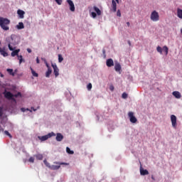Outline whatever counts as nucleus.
Instances as JSON below:
<instances>
[{
	"instance_id": "obj_10",
	"label": "nucleus",
	"mask_w": 182,
	"mask_h": 182,
	"mask_svg": "<svg viewBox=\"0 0 182 182\" xmlns=\"http://www.w3.org/2000/svg\"><path fill=\"white\" fill-rule=\"evenodd\" d=\"M51 66L53 68V73L55 77H58L59 76V68H58V65L56 64H52Z\"/></svg>"
},
{
	"instance_id": "obj_27",
	"label": "nucleus",
	"mask_w": 182,
	"mask_h": 182,
	"mask_svg": "<svg viewBox=\"0 0 182 182\" xmlns=\"http://www.w3.org/2000/svg\"><path fill=\"white\" fill-rule=\"evenodd\" d=\"M18 59L19 60V64L22 63V62H25V60H23V57L22 55H18Z\"/></svg>"
},
{
	"instance_id": "obj_48",
	"label": "nucleus",
	"mask_w": 182,
	"mask_h": 182,
	"mask_svg": "<svg viewBox=\"0 0 182 182\" xmlns=\"http://www.w3.org/2000/svg\"><path fill=\"white\" fill-rule=\"evenodd\" d=\"M43 163H44V164H47L48 161H46V159H44Z\"/></svg>"
},
{
	"instance_id": "obj_24",
	"label": "nucleus",
	"mask_w": 182,
	"mask_h": 182,
	"mask_svg": "<svg viewBox=\"0 0 182 182\" xmlns=\"http://www.w3.org/2000/svg\"><path fill=\"white\" fill-rule=\"evenodd\" d=\"M8 73L11 75V76H15V73H14V70L11 68H8L7 70Z\"/></svg>"
},
{
	"instance_id": "obj_28",
	"label": "nucleus",
	"mask_w": 182,
	"mask_h": 182,
	"mask_svg": "<svg viewBox=\"0 0 182 182\" xmlns=\"http://www.w3.org/2000/svg\"><path fill=\"white\" fill-rule=\"evenodd\" d=\"M66 152L68 154H73L75 153L73 151L70 150V148H69V147L66 148Z\"/></svg>"
},
{
	"instance_id": "obj_42",
	"label": "nucleus",
	"mask_w": 182,
	"mask_h": 182,
	"mask_svg": "<svg viewBox=\"0 0 182 182\" xmlns=\"http://www.w3.org/2000/svg\"><path fill=\"white\" fill-rule=\"evenodd\" d=\"M44 60L46 62V67L48 68V69H49V68H50V67H49V64H48V62H46V60L44 59Z\"/></svg>"
},
{
	"instance_id": "obj_6",
	"label": "nucleus",
	"mask_w": 182,
	"mask_h": 182,
	"mask_svg": "<svg viewBox=\"0 0 182 182\" xmlns=\"http://www.w3.org/2000/svg\"><path fill=\"white\" fill-rule=\"evenodd\" d=\"M4 97L9 100H14V102H16V100L14 98V95L11 92H5Z\"/></svg>"
},
{
	"instance_id": "obj_4",
	"label": "nucleus",
	"mask_w": 182,
	"mask_h": 182,
	"mask_svg": "<svg viewBox=\"0 0 182 182\" xmlns=\"http://www.w3.org/2000/svg\"><path fill=\"white\" fill-rule=\"evenodd\" d=\"M151 20L153 21V22H157L160 21V16L159 15V12L156 11H154L151 14Z\"/></svg>"
},
{
	"instance_id": "obj_51",
	"label": "nucleus",
	"mask_w": 182,
	"mask_h": 182,
	"mask_svg": "<svg viewBox=\"0 0 182 182\" xmlns=\"http://www.w3.org/2000/svg\"><path fill=\"white\" fill-rule=\"evenodd\" d=\"M22 112H25V109L24 108H21Z\"/></svg>"
},
{
	"instance_id": "obj_52",
	"label": "nucleus",
	"mask_w": 182,
	"mask_h": 182,
	"mask_svg": "<svg viewBox=\"0 0 182 182\" xmlns=\"http://www.w3.org/2000/svg\"><path fill=\"white\" fill-rule=\"evenodd\" d=\"M151 178H152V180H154V176H151Z\"/></svg>"
},
{
	"instance_id": "obj_19",
	"label": "nucleus",
	"mask_w": 182,
	"mask_h": 182,
	"mask_svg": "<svg viewBox=\"0 0 182 182\" xmlns=\"http://www.w3.org/2000/svg\"><path fill=\"white\" fill-rule=\"evenodd\" d=\"M0 53L4 58H6V56H8V53H6V51H5V48H3V49L1 48L0 49Z\"/></svg>"
},
{
	"instance_id": "obj_45",
	"label": "nucleus",
	"mask_w": 182,
	"mask_h": 182,
	"mask_svg": "<svg viewBox=\"0 0 182 182\" xmlns=\"http://www.w3.org/2000/svg\"><path fill=\"white\" fill-rule=\"evenodd\" d=\"M36 63H40L39 58H38V57H37V58H36Z\"/></svg>"
},
{
	"instance_id": "obj_37",
	"label": "nucleus",
	"mask_w": 182,
	"mask_h": 182,
	"mask_svg": "<svg viewBox=\"0 0 182 182\" xmlns=\"http://www.w3.org/2000/svg\"><path fill=\"white\" fill-rule=\"evenodd\" d=\"M117 16H119V17L122 16V13L120 12V10H117Z\"/></svg>"
},
{
	"instance_id": "obj_16",
	"label": "nucleus",
	"mask_w": 182,
	"mask_h": 182,
	"mask_svg": "<svg viewBox=\"0 0 182 182\" xmlns=\"http://www.w3.org/2000/svg\"><path fill=\"white\" fill-rule=\"evenodd\" d=\"M114 69L116 72H120V70H122V65H120V63H116L114 65Z\"/></svg>"
},
{
	"instance_id": "obj_2",
	"label": "nucleus",
	"mask_w": 182,
	"mask_h": 182,
	"mask_svg": "<svg viewBox=\"0 0 182 182\" xmlns=\"http://www.w3.org/2000/svg\"><path fill=\"white\" fill-rule=\"evenodd\" d=\"M54 164L58 165H51V166H50V170H59L60 166H69V164L65 162H54Z\"/></svg>"
},
{
	"instance_id": "obj_34",
	"label": "nucleus",
	"mask_w": 182,
	"mask_h": 182,
	"mask_svg": "<svg viewBox=\"0 0 182 182\" xmlns=\"http://www.w3.org/2000/svg\"><path fill=\"white\" fill-rule=\"evenodd\" d=\"M122 99H127V93L124 92L122 95Z\"/></svg>"
},
{
	"instance_id": "obj_35",
	"label": "nucleus",
	"mask_w": 182,
	"mask_h": 182,
	"mask_svg": "<svg viewBox=\"0 0 182 182\" xmlns=\"http://www.w3.org/2000/svg\"><path fill=\"white\" fill-rule=\"evenodd\" d=\"M88 90H92V83H89L87 86Z\"/></svg>"
},
{
	"instance_id": "obj_21",
	"label": "nucleus",
	"mask_w": 182,
	"mask_h": 182,
	"mask_svg": "<svg viewBox=\"0 0 182 182\" xmlns=\"http://www.w3.org/2000/svg\"><path fill=\"white\" fill-rule=\"evenodd\" d=\"M177 16L180 19H182V9H177Z\"/></svg>"
},
{
	"instance_id": "obj_30",
	"label": "nucleus",
	"mask_w": 182,
	"mask_h": 182,
	"mask_svg": "<svg viewBox=\"0 0 182 182\" xmlns=\"http://www.w3.org/2000/svg\"><path fill=\"white\" fill-rule=\"evenodd\" d=\"M63 61V57H62V55L59 54L58 55V62H59V63H62Z\"/></svg>"
},
{
	"instance_id": "obj_22",
	"label": "nucleus",
	"mask_w": 182,
	"mask_h": 182,
	"mask_svg": "<svg viewBox=\"0 0 182 182\" xmlns=\"http://www.w3.org/2000/svg\"><path fill=\"white\" fill-rule=\"evenodd\" d=\"M34 156H36V159L37 160H43V154H38L35 155Z\"/></svg>"
},
{
	"instance_id": "obj_15",
	"label": "nucleus",
	"mask_w": 182,
	"mask_h": 182,
	"mask_svg": "<svg viewBox=\"0 0 182 182\" xmlns=\"http://www.w3.org/2000/svg\"><path fill=\"white\" fill-rule=\"evenodd\" d=\"M93 11H95V12H96V14L98 16H100V15H102V11H100V9L97 6H94Z\"/></svg>"
},
{
	"instance_id": "obj_26",
	"label": "nucleus",
	"mask_w": 182,
	"mask_h": 182,
	"mask_svg": "<svg viewBox=\"0 0 182 182\" xmlns=\"http://www.w3.org/2000/svg\"><path fill=\"white\" fill-rule=\"evenodd\" d=\"M31 73H32L33 76H34V77H38V76H39V74H38L36 72H35V70H33L32 68H31Z\"/></svg>"
},
{
	"instance_id": "obj_7",
	"label": "nucleus",
	"mask_w": 182,
	"mask_h": 182,
	"mask_svg": "<svg viewBox=\"0 0 182 182\" xmlns=\"http://www.w3.org/2000/svg\"><path fill=\"white\" fill-rule=\"evenodd\" d=\"M128 116L129 117L131 123H137V118L134 117V113H133L132 112H129L128 113Z\"/></svg>"
},
{
	"instance_id": "obj_20",
	"label": "nucleus",
	"mask_w": 182,
	"mask_h": 182,
	"mask_svg": "<svg viewBox=\"0 0 182 182\" xmlns=\"http://www.w3.org/2000/svg\"><path fill=\"white\" fill-rule=\"evenodd\" d=\"M18 30L23 29L25 28V26L23 25V23L19 22L18 24L16 26Z\"/></svg>"
},
{
	"instance_id": "obj_23",
	"label": "nucleus",
	"mask_w": 182,
	"mask_h": 182,
	"mask_svg": "<svg viewBox=\"0 0 182 182\" xmlns=\"http://www.w3.org/2000/svg\"><path fill=\"white\" fill-rule=\"evenodd\" d=\"M52 73V69L50 68H48L47 72L46 73V77H49Z\"/></svg>"
},
{
	"instance_id": "obj_17",
	"label": "nucleus",
	"mask_w": 182,
	"mask_h": 182,
	"mask_svg": "<svg viewBox=\"0 0 182 182\" xmlns=\"http://www.w3.org/2000/svg\"><path fill=\"white\" fill-rule=\"evenodd\" d=\"M172 95L176 98L180 99L181 97V94L178 91L173 92Z\"/></svg>"
},
{
	"instance_id": "obj_25",
	"label": "nucleus",
	"mask_w": 182,
	"mask_h": 182,
	"mask_svg": "<svg viewBox=\"0 0 182 182\" xmlns=\"http://www.w3.org/2000/svg\"><path fill=\"white\" fill-rule=\"evenodd\" d=\"M164 52H165V55H168V47H167V46H164L163 47V50Z\"/></svg>"
},
{
	"instance_id": "obj_14",
	"label": "nucleus",
	"mask_w": 182,
	"mask_h": 182,
	"mask_svg": "<svg viewBox=\"0 0 182 182\" xmlns=\"http://www.w3.org/2000/svg\"><path fill=\"white\" fill-rule=\"evenodd\" d=\"M55 140L56 141H62L63 140V135L61 133H57Z\"/></svg>"
},
{
	"instance_id": "obj_38",
	"label": "nucleus",
	"mask_w": 182,
	"mask_h": 182,
	"mask_svg": "<svg viewBox=\"0 0 182 182\" xmlns=\"http://www.w3.org/2000/svg\"><path fill=\"white\" fill-rule=\"evenodd\" d=\"M18 96H21V92H18L17 94L14 95V97H18Z\"/></svg>"
},
{
	"instance_id": "obj_8",
	"label": "nucleus",
	"mask_w": 182,
	"mask_h": 182,
	"mask_svg": "<svg viewBox=\"0 0 182 182\" xmlns=\"http://www.w3.org/2000/svg\"><path fill=\"white\" fill-rule=\"evenodd\" d=\"M171 122L172 123V127L176 129L177 127V117L176 115H171Z\"/></svg>"
},
{
	"instance_id": "obj_49",
	"label": "nucleus",
	"mask_w": 182,
	"mask_h": 182,
	"mask_svg": "<svg viewBox=\"0 0 182 182\" xmlns=\"http://www.w3.org/2000/svg\"><path fill=\"white\" fill-rule=\"evenodd\" d=\"M127 26H130V22H127Z\"/></svg>"
},
{
	"instance_id": "obj_44",
	"label": "nucleus",
	"mask_w": 182,
	"mask_h": 182,
	"mask_svg": "<svg viewBox=\"0 0 182 182\" xmlns=\"http://www.w3.org/2000/svg\"><path fill=\"white\" fill-rule=\"evenodd\" d=\"M102 53H103V55H105V56H106V50L103 49L102 50Z\"/></svg>"
},
{
	"instance_id": "obj_39",
	"label": "nucleus",
	"mask_w": 182,
	"mask_h": 182,
	"mask_svg": "<svg viewBox=\"0 0 182 182\" xmlns=\"http://www.w3.org/2000/svg\"><path fill=\"white\" fill-rule=\"evenodd\" d=\"M45 164H46V167H48V168H50V167L52 166V165H50V164H49L48 162H47Z\"/></svg>"
},
{
	"instance_id": "obj_36",
	"label": "nucleus",
	"mask_w": 182,
	"mask_h": 182,
	"mask_svg": "<svg viewBox=\"0 0 182 182\" xmlns=\"http://www.w3.org/2000/svg\"><path fill=\"white\" fill-rule=\"evenodd\" d=\"M55 1L56 2V4H58V5H62V0H55Z\"/></svg>"
},
{
	"instance_id": "obj_53",
	"label": "nucleus",
	"mask_w": 182,
	"mask_h": 182,
	"mask_svg": "<svg viewBox=\"0 0 182 182\" xmlns=\"http://www.w3.org/2000/svg\"><path fill=\"white\" fill-rule=\"evenodd\" d=\"M40 107H38L37 109H39Z\"/></svg>"
},
{
	"instance_id": "obj_18",
	"label": "nucleus",
	"mask_w": 182,
	"mask_h": 182,
	"mask_svg": "<svg viewBox=\"0 0 182 182\" xmlns=\"http://www.w3.org/2000/svg\"><path fill=\"white\" fill-rule=\"evenodd\" d=\"M140 173H141V176H147L149 175V171H147L146 169L141 168Z\"/></svg>"
},
{
	"instance_id": "obj_9",
	"label": "nucleus",
	"mask_w": 182,
	"mask_h": 182,
	"mask_svg": "<svg viewBox=\"0 0 182 182\" xmlns=\"http://www.w3.org/2000/svg\"><path fill=\"white\" fill-rule=\"evenodd\" d=\"M117 4H119V0H112V8L113 12H116L117 11Z\"/></svg>"
},
{
	"instance_id": "obj_31",
	"label": "nucleus",
	"mask_w": 182,
	"mask_h": 182,
	"mask_svg": "<svg viewBox=\"0 0 182 182\" xmlns=\"http://www.w3.org/2000/svg\"><path fill=\"white\" fill-rule=\"evenodd\" d=\"M29 163H35V158L33 156L30 157L28 159Z\"/></svg>"
},
{
	"instance_id": "obj_5",
	"label": "nucleus",
	"mask_w": 182,
	"mask_h": 182,
	"mask_svg": "<svg viewBox=\"0 0 182 182\" xmlns=\"http://www.w3.org/2000/svg\"><path fill=\"white\" fill-rule=\"evenodd\" d=\"M8 46H9V50H13L11 53L13 58H15V56H19L18 54H19V52H21L20 49L14 50V48L12 47V46H11V43H9Z\"/></svg>"
},
{
	"instance_id": "obj_40",
	"label": "nucleus",
	"mask_w": 182,
	"mask_h": 182,
	"mask_svg": "<svg viewBox=\"0 0 182 182\" xmlns=\"http://www.w3.org/2000/svg\"><path fill=\"white\" fill-rule=\"evenodd\" d=\"M3 108L2 107H0V117H1L3 113H2Z\"/></svg>"
},
{
	"instance_id": "obj_13",
	"label": "nucleus",
	"mask_w": 182,
	"mask_h": 182,
	"mask_svg": "<svg viewBox=\"0 0 182 182\" xmlns=\"http://www.w3.org/2000/svg\"><path fill=\"white\" fill-rule=\"evenodd\" d=\"M106 65L108 68H112V66H114V63L113 62V59L109 58L107 60Z\"/></svg>"
},
{
	"instance_id": "obj_50",
	"label": "nucleus",
	"mask_w": 182,
	"mask_h": 182,
	"mask_svg": "<svg viewBox=\"0 0 182 182\" xmlns=\"http://www.w3.org/2000/svg\"><path fill=\"white\" fill-rule=\"evenodd\" d=\"M128 43H129V46H132V43H130V41H128Z\"/></svg>"
},
{
	"instance_id": "obj_32",
	"label": "nucleus",
	"mask_w": 182,
	"mask_h": 182,
	"mask_svg": "<svg viewBox=\"0 0 182 182\" xmlns=\"http://www.w3.org/2000/svg\"><path fill=\"white\" fill-rule=\"evenodd\" d=\"M4 134H6V136H9V137H10V139H11L12 135H11V134H9V132L5 131V132H4Z\"/></svg>"
},
{
	"instance_id": "obj_33",
	"label": "nucleus",
	"mask_w": 182,
	"mask_h": 182,
	"mask_svg": "<svg viewBox=\"0 0 182 182\" xmlns=\"http://www.w3.org/2000/svg\"><path fill=\"white\" fill-rule=\"evenodd\" d=\"M91 16L92 18H96L97 16V14L95 12H91Z\"/></svg>"
},
{
	"instance_id": "obj_46",
	"label": "nucleus",
	"mask_w": 182,
	"mask_h": 182,
	"mask_svg": "<svg viewBox=\"0 0 182 182\" xmlns=\"http://www.w3.org/2000/svg\"><path fill=\"white\" fill-rule=\"evenodd\" d=\"M31 109L33 110V112H36L38 109H35L34 107H31Z\"/></svg>"
},
{
	"instance_id": "obj_29",
	"label": "nucleus",
	"mask_w": 182,
	"mask_h": 182,
	"mask_svg": "<svg viewBox=\"0 0 182 182\" xmlns=\"http://www.w3.org/2000/svg\"><path fill=\"white\" fill-rule=\"evenodd\" d=\"M156 50L157 52H159V53H160L161 55V53H163V48H161V47H160L159 46L156 48Z\"/></svg>"
},
{
	"instance_id": "obj_11",
	"label": "nucleus",
	"mask_w": 182,
	"mask_h": 182,
	"mask_svg": "<svg viewBox=\"0 0 182 182\" xmlns=\"http://www.w3.org/2000/svg\"><path fill=\"white\" fill-rule=\"evenodd\" d=\"M67 3L70 6V11L75 12V4H73V1L72 0H67Z\"/></svg>"
},
{
	"instance_id": "obj_1",
	"label": "nucleus",
	"mask_w": 182,
	"mask_h": 182,
	"mask_svg": "<svg viewBox=\"0 0 182 182\" xmlns=\"http://www.w3.org/2000/svg\"><path fill=\"white\" fill-rule=\"evenodd\" d=\"M9 23H11V21L9 19L0 17V26L3 31H9Z\"/></svg>"
},
{
	"instance_id": "obj_41",
	"label": "nucleus",
	"mask_w": 182,
	"mask_h": 182,
	"mask_svg": "<svg viewBox=\"0 0 182 182\" xmlns=\"http://www.w3.org/2000/svg\"><path fill=\"white\" fill-rule=\"evenodd\" d=\"M109 89H110V90H112V92H113L114 90V87H113V85H111L109 87Z\"/></svg>"
},
{
	"instance_id": "obj_12",
	"label": "nucleus",
	"mask_w": 182,
	"mask_h": 182,
	"mask_svg": "<svg viewBox=\"0 0 182 182\" xmlns=\"http://www.w3.org/2000/svg\"><path fill=\"white\" fill-rule=\"evenodd\" d=\"M17 14L18 15V18L20 19H23V18H25V11L23 10L18 9L17 11Z\"/></svg>"
},
{
	"instance_id": "obj_47",
	"label": "nucleus",
	"mask_w": 182,
	"mask_h": 182,
	"mask_svg": "<svg viewBox=\"0 0 182 182\" xmlns=\"http://www.w3.org/2000/svg\"><path fill=\"white\" fill-rule=\"evenodd\" d=\"M0 77H4V74H2L1 73H0Z\"/></svg>"
},
{
	"instance_id": "obj_3",
	"label": "nucleus",
	"mask_w": 182,
	"mask_h": 182,
	"mask_svg": "<svg viewBox=\"0 0 182 182\" xmlns=\"http://www.w3.org/2000/svg\"><path fill=\"white\" fill-rule=\"evenodd\" d=\"M56 136V134L54 133L53 132L48 133L46 135L42 136H38L39 140L41 141H46L48 139H50V137H53Z\"/></svg>"
},
{
	"instance_id": "obj_43",
	"label": "nucleus",
	"mask_w": 182,
	"mask_h": 182,
	"mask_svg": "<svg viewBox=\"0 0 182 182\" xmlns=\"http://www.w3.org/2000/svg\"><path fill=\"white\" fill-rule=\"evenodd\" d=\"M27 52L28 53H32V50H31V48H27Z\"/></svg>"
}]
</instances>
